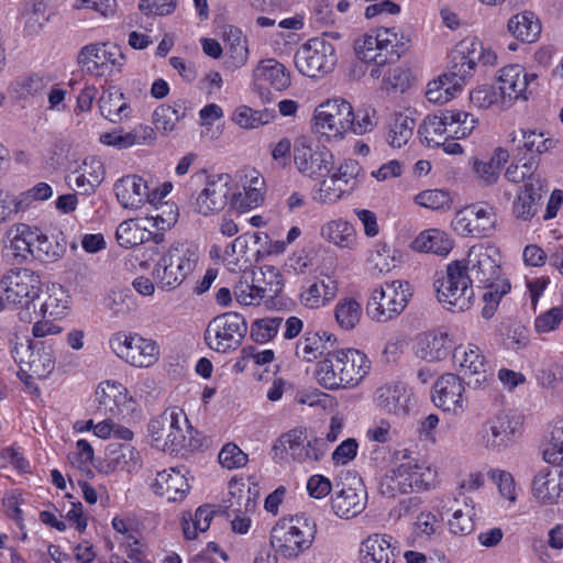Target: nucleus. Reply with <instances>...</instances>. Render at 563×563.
Listing matches in <instances>:
<instances>
[{
	"label": "nucleus",
	"mask_w": 563,
	"mask_h": 563,
	"mask_svg": "<svg viewBox=\"0 0 563 563\" xmlns=\"http://www.w3.org/2000/svg\"><path fill=\"white\" fill-rule=\"evenodd\" d=\"M496 53L485 47L476 37H466L457 43L451 54L448 71L427 86L426 97L430 102L443 103L452 97L451 90L460 89L471 78L477 64L495 65Z\"/></svg>",
	"instance_id": "nucleus-1"
},
{
	"label": "nucleus",
	"mask_w": 563,
	"mask_h": 563,
	"mask_svg": "<svg viewBox=\"0 0 563 563\" xmlns=\"http://www.w3.org/2000/svg\"><path fill=\"white\" fill-rule=\"evenodd\" d=\"M464 269L473 286L488 289L483 295V300L489 303H498L500 298L510 290V284L503 278L501 254L494 245H474L470 249Z\"/></svg>",
	"instance_id": "nucleus-2"
},
{
	"label": "nucleus",
	"mask_w": 563,
	"mask_h": 563,
	"mask_svg": "<svg viewBox=\"0 0 563 563\" xmlns=\"http://www.w3.org/2000/svg\"><path fill=\"white\" fill-rule=\"evenodd\" d=\"M371 362L358 350L347 349L328 353L317 365L318 383L330 390L353 388L368 374Z\"/></svg>",
	"instance_id": "nucleus-3"
},
{
	"label": "nucleus",
	"mask_w": 563,
	"mask_h": 563,
	"mask_svg": "<svg viewBox=\"0 0 563 563\" xmlns=\"http://www.w3.org/2000/svg\"><path fill=\"white\" fill-rule=\"evenodd\" d=\"M148 432L152 444L165 452L179 453L199 446L198 441L191 437L192 428L185 412L178 407L168 408L152 419L148 423Z\"/></svg>",
	"instance_id": "nucleus-4"
},
{
	"label": "nucleus",
	"mask_w": 563,
	"mask_h": 563,
	"mask_svg": "<svg viewBox=\"0 0 563 563\" xmlns=\"http://www.w3.org/2000/svg\"><path fill=\"white\" fill-rule=\"evenodd\" d=\"M0 291L4 294L10 308L20 309L18 316L22 322H32L37 316L36 300L40 299V277L27 268L9 271L0 279Z\"/></svg>",
	"instance_id": "nucleus-5"
},
{
	"label": "nucleus",
	"mask_w": 563,
	"mask_h": 563,
	"mask_svg": "<svg viewBox=\"0 0 563 563\" xmlns=\"http://www.w3.org/2000/svg\"><path fill=\"white\" fill-rule=\"evenodd\" d=\"M316 533V523L305 515L288 516L273 526L269 542L279 555L295 559L311 547Z\"/></svg>",
	"instance_id": "nucleus-6"
},
{
	"label": "nucleus",
	"mask_w": 563,
	"mask_h": 563,
	"mask_svg": "<svg viewBox=\"0 0 563 563\" xmlns=\"http://www.w3.org/2000/svg\"><path fill=\"white\" fill-rule=\"evenodd\" d=\"M409 40L398 35L395 27H380L366 33L355 42V53L365 63L378 66L398 60L408 49Z\"/></svg>",
	"instance_id": "nucleus-7"
},
{
	"label": "nucleus",
	"mask_w": 563,
	"mask_h": 563,
	"mask_svg": "<svg viewBox=\"0 0 563 563\" xmlns=\"http://www.w3.org/2000/svg\"><path fill=\"white\" fill-rule=\"evenodd\" d=\"M409 40L398 35L395 27H380L366 33L355 42V53L365 63L378 66L398 60L408 49Z\"/></svg>",
	"instance_id": "nucleus-8"
},
{
	"label": "nucleus",
	"mask_w": 563,
	"mask_h": 563,
	"mask_svg": "<svg viewBox=\"0 0 563 563\" xmlns=\"http://www.w3.org/2000/svg\"><path fill=\"white\" fill-rule=\"evenodd\" d=\"M197 262L196 249L187 243H175L156 263L153 277L159 288L164 290L175 289L192 273Z\"/></svg>",
	"instance_id": "nucleus-9"
},
{
	"label": "nucleus",
	"mask_w": 563,
	"mask_h": 563,
	"mask_svg": "<svg viewBox=\"0 0 563 563\" xmlns=\"http://www.w3.org/2000/svg\"><path fill=\"white\" fill-rule=\"evenodd\" d=\"M434 287L438 299L445 309L463 312L471 308L475 294L463 261L450 263L445 275L434 282Z\"/></svg>",
	"instance_id": "nucleus-10"
},
{
	"label": "nucleus",
	"mask_w": 563,
	"mask_h": 563,
	"mask_svg": "<svg viewBox=\"0 0 563 563\" xmlns=\"http://www.w3.org/2000/svg\"><path fill=\"white\" fill-rule=\"evenodd\" d=\"M411 297L407 282L393 280L375 288L366 303V313L375 322L386 323L399 317Z\"/></svg>",
	"instance_id": "nucleus-11"
},
{
	"label": "nucleus",
	"mask_w": 563,
	"mask_h": 563,
	"mask_svg": "<svg viewBox=\"0 0 563 563\" xmlns=\"http://www.w3.org/2000/svg\"><path fill=\"white\" fill-rule=\"evenodd\" d=\"M109 344L119 358L134 367L147 368L159 360L158 343L139 333L117 332L110 338Z\"/></svg>",
	"instance_id": "nucleus-12"
},
{
	"label": "nucleus",
	"mask_w": 563,
	"mask_h": 563,
	"mask_svg": "<svg viewBox=\"0 0 563 563\" xmlns=\"http://www.w3.org/2000/svg\"><path fill=\"white\" fill-rule=\"evenodd\" d=\"M247 332V324L242 314L225 312L214 317L207 325L205 341L218 352L228 353L236 350Z\"/></svg>",
	"instance_id": "nucleus-13"
},
{
	"label": "nucleus",
	"mask_w": 563,
	"mask_h": 563,
	"mask_svg": "<svg viewBox=\"0 0 563 563\" xmlns=\"http://www.w3.org/2000/svg\"><path fill=\"white\" fill-rule=\"evenodd\" d=\"M18 336L11 340V354L20 366L19 378L23 379L25 367L31 372L27 378H46L55 368L53 346L46 342L32 343L30 340L25 342H18Z\"/></svg>",
	"instance_id": "nucleus-14"
},
{
	"label": "nucleus",
	"mask_w": 563,
	"mask_h": 563,
	"mask_svg": "<svg viewBox=\"0 0 563 563\" xmlns=\"http://www.w3.org/2000/svg\"><path fill=\"white\" fill-rule=\"evenodd\" d=\"M352 104L343 98L323 101L313 112L317 132L336 141L343 140L351 129Z\"/></svg>",
	"instance_id": "nucleus-15"
},
{
	"label": "nucleus",
	"mask_w": 563,
	"mask_h": 563,
	"mask_svg": "<svg viewBox=\"0 0 563 563\" xmlns=\"http://www.w3.org/2000/svg\"><path fill=\"white\" fill-rule=\"evenodd\" d=\"M294 62L302 75L310 78L323 77L336 64L335 49L324 38L313 37L298 48Z\"/></svg>",
	"instance_id": "nucleus-16"
},
{
	"label": "nucleus",
	"mask_w": 563,
	"mask_h": 563,
	"mask_svg": "<svg viewBox=\"0 0 563 563\" xmlns=\"http://www.w3.org/2000/svg\"><path fill=\"white\" fill-rule=\"evenodd\" d=\"M496 223L494 207L488 203H473L455 213L452 228L461 236L482 239L494 233Z\"/></svg>",
	"instance_id": "nucleus-17"
},
{
	"label": "nucleus",
	"mask_w": 563,
	"mask_h": 563,
	"mask_svg": "<svg viewBox=\"0 0 563 563\" xmlns=\"http://www.w3.org/2000/svg\"><path fill=\"white\" fill-rule=\"evenodd\" d=\"M537 80L536 74H528L520 65L503 67L497 77L500 109L510 108L517 100H528L533 87L537 86Z\"/></svg>",
	"instance_id": "nucleus-18"
},
{
	"label": "nucleus",
	"mask_w": 563,
	"mask_h": 563,
	"mask_svg": "<svg viewBox=\"0 0 563 563\" xmlns=\"http://www.w3.org/2000/svg\"><path fill=\"white\" fill-rule=\"evenodd\" d=\"M434 509L441 520L451 515L448 525L455 536H467L475 527V508L472 498L466 495H441L437 498Z\"/></svg>",
	"instance_id": "nucleus-19"
},
{
	"label": "nucleus",
	"mask_w": 563,
	"mask_h": 563,
	"mask_svg": "<svg viewBox=\"0 0 563 563\" xmlns=\"http://www.w3.org/2000/svg\"><path fill=\"white\" fill-rule=\"evenodd\" d=\"M124 55L115 45L90 44L81 48L78 63L84 70L95 76H106L120 71Z\"/></svg>",
	"instance_id": "nucleus-20"
},
{
	"label": "nucleus",
	"mask_w": 563,
	"mask_h": 563,
	"mask_svg": "<svg viewBox=\"0 0 563 563\" xmlns=\"http://www.w3.org/2000/svg\"><path fill=\"white\" fill-rule=\"evenodd\" d=\"M454 363L459 366L462 379L468 386L479 387L488 378L489 363L482 350L475 344H460L453 352Z\"/></svg>",
	"instance_id": "nucleus-21"
},
{
	"label": "nucleus",
	"mask_w": 563,
	"mask_h": 563,
	"mask_svg": "<svg viewBox=\"0 0 563 563\" xmlns=\"http://www.w3.org/2000/svg\"><path fill=\"white\" fill-rule=\"evenodd\" d=\"M462 378L453 373L440 376L433 386L432 401L444 411L461 415L467 408Z\"/></svg>",
	"instance_id": "nucleus-22"
},
{
	"label": "nucleus",
	"mask_w": 563,
	"mask_h": 563,
	"mask_svg": "<svg viewBox=\"0 0 563 563\" xmlns=\"http://www.w3.org/2000/svg\"><path fill=\"white\" fill-rule=\"evenodd\" d=\"M294 159L298 170L310 178L329 175L334 164V156L327 147L316 146L313 148L306 144L295 146Z\"/></svg>",
	"instance_id": "nucleus-23"
},
{
	"label": "nucleus",
	"mask_w": 563,
	"mask_h": 563,
	"mask_svg": "<svg viewBox=\"0 0 563 563\" xmlns=\"http://www.w3.org/2000/svg\"><path fill=\"white\" fill-rule=\"evenodd\" d=\"M231 183L229 174L210 176L195 200L194 210L206 217L220 212L227 206Z\"/></svg>",
	"instance_id": "nucleus-24"
},
{
	"label": "nucleus",
	"mask_w": 563,
	"mask_h": 563,
	"mask_svg": "<svg viewBox=\"0 0 563 563\" xmlns=\"http://www.w3.org/2000/svg\"><path fill=\"white\" fill-rule=\"evenodd\" d=\"M519 430V422L505 412L496 415L483 424L479 442L487 449L500 450L512 443Z\"/></svg>",
	"instance_id": "nucleus-25"
},
{
	"label": "nucleus",
	"mask_w": 563,
	"mask_h": 563,
	"mask_svg": "<svg viewBox=\"0 0 563 563\" xmlns=\"http://www.w3.org/2000/svg\"><path fill=\"white\" fill-rule=\"evenodd\" d=\"M104 178V166L95 156L86 157L82 163L67 177L69 188L81 195H91Z\"/></svg>",
	"instance_id": "nucleus-26"
},
{
	"label": "nucleus",
	"mask_w": 563,
	"mask_h": 563,
	"mask_svg": "<svg viewBox=\"0 0 563 563\" xmlns=\"http://www.w3.org/2000/svg\"><path fill=\"white\" fill-rule=\"evenodd\" d=\"M113 189L123 208L137 209L146 201L156 202V194L150 192L147 183L136 175L122 177L114 184Z\"/></svg>",
	"instance_id": "nucleus-27"
},
{
	"label": "nucleus",
	"mask_w": 563,
	"mask_h": 563,
	"mask_svg": "<svg viewBox=\"0 0 563 563\" xmlns=\"http://www.w3.org/2000/svg\"><path fill=\"white\" fill-rule=\"evenodd\" d=\"M98 411L110 418L119 417L128 410L131 398L126 388L119 382L106 380L99 384L96 390Z\"/></svg>",
	"instance_id": "nucleus-28"
},
{
	"label": "nucleus",
	"mask_w": 563,
	"mask_h": 563,
	"mask_svg": "<svg viewBox=\"0 0 563 563\" xmlns=\"http://www.w3.org/2000/svg\"><path fill=\"white\" fill-rule=\"evenodd\" d=\"M362 563H396L400 551L387 534H373L362 542Z\"/></svg>",
	"instance_id": "nucleus-29"
},
{
	"label": "nucleus",
	"mask_w": 563,
	"mask_h": 563,
	"mask_svg": "<svg viewBox=\"0 0 563 563\" xmlns=\"http://www.w3.org/2000/svg\"><path fill=\"white\" fill-rule=\"evenodd\" d=\"M410 393L405 384L395 383L379 387L375 393V401L379 408L388 413L406 416Z\"/></svg>",
	"instance_id": "nucleus-30"
},
{
	"label": "nucleus",
	"mask_w": 563,
	"mask_h": 563,
	"mask_svg": "<svg viewBox=\"0 0 563 563\" xmlns=\"http://www.w3.org/2000/svg\"><path fill=\"white\" fill-rule=\"evenodd\" d=\"M338 292V284L331 277L317 278L309 282L300 294L301 303L310 309H316L331 301Z\"/></svg>",
	"instance_id": "nucleus-31"
},
{
	"label": "nucleus",
	"mask_w": 563,
	"mask_h": 563,
	"mask_svg": "<svg viewBox=\"0 0 563 563\" xmlns=\"http://www.w3.org/2000/svg\"><path fill=\"white\" fill-rule=\"evenodd\" d=\"M446 334L438 331L421 333L417 336L415 354L427 362H437L448 355Z\"/></svg>",
	"instance_id": "nucleus-32"
},
{
	"label": "nucleus",
	"mask_w": 563,
	"mask_h": 563,
	"mask_svg": "<svg viewBox=\"0 0 563 563\" xmlns=\"http://www.w3.org/2000/svg\"><path fill=\"white\" fill-rule=\"evenodd\" d=\"M186 114L187 107L184 100H177L172 106L161 104L153 112V129L167 136L177 130L178 123Z\"/></svg>",
	"instance_id": "nucleus-33"
},
{
	"label": "nucleus",
	"mask_w": 563,
	"mask_h": 563,
	"mask_svg": "<svg viewBox=\"0 0 563 563\" xmlns=\"http://www.w3.org/2000/svg\"><path fill=\"white\" fill-rule=\"evenodd\" d=\"M514 143L519 142L517 145L519 161H525L526 155L534 156L538 159V155L548 152L554 146V141L550 137H544L543 133H537L533 130H519L518 134L514 132Z\"/></svg>",
	"instance_id": "nucleus-34"
},
{
	"label": "nucleus",
	"mask_w": 563,
	"mask_h": 563,
	"mask_svg": "<svg viewBox=\"0 0 563 563\" xmlns=\"http://www.w3.org/2000/svg\"><path fill=\"white\" fill-rule=\"evenodd\" d=\"M38 229L25 223L12 225L5 233V241L15 257L26 258L32 256L33 245L38 238Z\"/></svg>",
	"instance_id": "nucleus-35"
},
{
	"label": "nucleus",
	"mask_w": 563,
	"mask_h": 563,
	"mask_svg": "<svg viewBox=\"0 0 563 563\" xmlns=\"http://www.w3.org/2000/svg\"><path fill=\"white\" fill-rule=\"evenodd\" d=\"M323 240L341 249H352L356 242L355 230L343 219L328 221L320 229Z\"/></svg>",
	"instance_id": "nucleus-36"
},
{
	"label": "nucleus",
	"mask_w": 563,
	"mask_h": 563,
	"mask_svg": "<svg viewBox=\"0 0 563 563\" xmlns=\"http://www.w3.org/2000/svg\"><path fill=\"white\" fill-rule=\"evenodd\" d=\"M151 231L146 221L128 219L119 224L115 231V239L120 246L131 249L150 241Z\"/></svg>",
	"instance_id": "nucleus-37"
},
{
	"label": "nucleus",
	"mask_w": 563,
	"mask_h": 563,
	"mask_svg": "<svg viewBox=\"0 0 563 563\" xmlns=\"http://www.w3.org/2000/svg\"><path fill=\"white\" fill-rule=\"evenodd\" d=\"M508 31L519 41L525 43L536 42L541 33L539 19L532 12H521L508 21Z\"/></svg>",
	"instance_id": "nucleus-38"
},
{
	"label": "nucleus",
	"mask_w": 563,
	"mask_h": 563,
	"mask_svg": "<svg viewBox=\"0 0 563 563\" xmlns=\"http://www.w3.org/2000/svg\"><path fill=\"white\" fill-rule=\"evenodd\" d=\"M413 249L445 256L453 249V240L441 230L431 229L421 232L413 241Z\"/></svg>",
	"instance_id": "nucleus-39"
},
{
	"label": "nucleus",
	"mask_w": 563,
	"mask_h": 563,
	"mask_svg": "<svg viewBox=\"0 0 563 563\" xmlns=\"http://www.w3.org/2000/svg\"><path fill=\"white\" fill-rule=\"evenodd\" d=\"M448 135L453 140L464 139L474 131L477 119L460 109H446L442 111Z\"/></svg>",
	"instance_id": "nucleus-40"
},
{
	"label": "nucleus",
	"mask_w": 563,
	"mask_h": 563,
	"mask_svg": "<svg viewBox=\"0 0 563 563\" xmlns=\"http://www.w3.org/2000/svg\"><path fill=\"white\" fill-rule=\"evenodd\" d=\"M150 487L155 493H188L191 489L186 475L175 468L157 472Z\"/></svg>",
	"instance_id": "nucleus-41"
},
{
	"label": "nucleus",
	"mask_w": 563,
	"mask_h": 563,
	"mask_svg": "<svg viewBox=\"0 0 563 563\" xmlns=\"http://www.w3.org/2000/svg\"><path fill=\"white\" fill-rule=\"evenodd\" d=\"M255 76L258 80L267 82L278 91L288 88L290 85V76L286 67L275 59L261 62L255 70Z\"/></svg>",
	"instance_id": "nucleus-42"
},
{
	"label": "nucleus",
	"mask_w": 563,
	"mask_h": 563,
	"mask_svg": "<svg viewBox=\"0 0 563 563\" xmlns=\"http://www.w3.org/2000/svg\"><path fill=\"white\" fill-rule=\"evenodd\" d=\"M99 110L103 118L113 123L121 122L131 113V108L120 91L104 92L99 99Z\"/></svg>",
	"instance_id": "nucleus-43"
},
{
	"label": "nucleus",
	"mask_w": 563,
	"mask_h": 563,
	"mask_svg": "<svg viewBox=\"0 0 563 563\" xmlns=\"http://www.w3.org/2000/svg\"><path fill=\"white\" fill-rule=\"evenodd\" d=\"M327 332L306 331L303 336L296 343L295 354L305 362H313L324 352V340H330Z\"/></svg>",
	"instance_id": "nucleus-44"
},
{
	"label": "nucleus",
	"mask_w": 563,
	"mask_h": 563,
	"mask_svg": "<svg viewBox=\"0 0 563 563\" xmlns=\"http://www.w3.org/2000/svg\"><path fill=\"white\" fill-rule=\"evenodd\" d=\"M538 186L533 183H526L522 190L517 195L514 201L512 212L517 219L527 221L533 218L538 211Z\"/></svg>",
	"instance_id": "nucleus-45"
},
{
	"label": "nucleus",
	"mask_w": 563,
	"mask_h": 563,
	"mask_svg": "<svg viewBox=\"0 0 563 563\" xmlns=\"http://www.w3.org/2000/svg\"><path fill=\"white\" fill-rule=\"evenodd\" d=\"M338 183L351 194L364 179L365 174L360 163L352 158L342 161L331 173Z\"/></svg>",
	"instance_id": "nucleus-46"
},
{
	"label": "nucleus",
	"mask_w": 563,
	"mask_h": 563,
	"mask_svg": "<svg viewBox=\"0 0 563 563\" xmlns=\"http://www.w3.org/2000/svg\"><path fill=\"white\" fill-rule=\"evenodd\" d=\"M415 126L416 122L411 117L402 113L395 114L388 125L387 143L394 148H400L411 139Z\"/></svg>",
	"instance_id": "nucleus-47"
},
{
	"label": "nucleus",
	"mask_w": 563,
	"mask_h": 563,
	"mask_svg": "<svg viewBox=\"0 0 563 563\" xmlns=\"http://www.w3.org/2000/svg\"><path fill=\"white\" fill-rule=\"evenodd\" d=\"M47 87L44 76L32 74L15 79L10 84V91L19 100H27L42 96Z\"/></svg>",
	"instance_id": "nucleus-48"
},
{
	"label": "nucleus",
	"mask_w": 563,
	"mask_h": 563,
	"mask_svg": "<svg viewBox=\"0 0 563 563\" xmlns=\"http://www.w3.org/2000/svg\"><path fill=\"white\" fill-rule=\"evenodd\" d=\"M423 143L430 147L440 146L446 140V126L442 111L439 114L428 115L418 129Z\"/></svg>",
	"instance_id": "nucleus-49"
},
{
	"label": "nucleus",
	"mask_w": 563,
	"mask_h": 563,
	"mask_svg": "<svg viewBox=\"0 0 563 563\" xmlns=\"http://www.w3.org/2000/svg\"><path fill=\"white\" fill-rule=\"evenodd\" d=\"M362 307L360 302L351 297L341 298L335 305V321L343 330H353L361 321Z\"/></svg>",
	"instance_id": "nucleus-50"
},
{
	"label": "nucleus",
	"mask_w": 563,
	"mask_h": 563,
	"mask_svg": "<svg viewBox=\"0 0 563 563\" xmlns=\"http://www.w3.org/2000/svg\"><path fill=\"white\" fill-rule=\"evenodd\" d=\"M274 119V114L265 110H254L247 106L238 107L232 115V121L242 129L252 130L268 124Z\"/></svg>",
	"instance_id": "nucleus-51"
},
{
	"label": "nucleus",
	"mask_w": 563,
	"mask_h": 563,
	"mask_svg": "<svg viewBox=\"0 0 563 563\" xmlns=\"http://www.w3.org/2000/svg\"><path fill=\"white\" fill-rule=\"evenodd\" d=\"M367 495H334L331 506L336 516L350 519L360 515L366 507Z\"/></svg>",
	"instance_id": "nucleus-52"
},
{
	"label": "nucleus",
	"mask_w": 563,
	"mask_h": 563,
	"mask_svg": "<svg viewBox=\"0 0 563 563\" xmlns=\"http://www.w3.org/2000/svg\"><path fill=\"white\" fill-rule=\"evenodd\" d=\"M539 164V159L534 156H529L525 162L519 164H511L506 170V178L511 183H533L538 189L542 188V181L539 175L534 174Z\"/></svg>",
	"instance_id": "nucleus-53"
},
{
	"label": "nucleus",
	"mask_w": 563,
	"mask_h": 563,
	"mask_svg": "<svg viewBox=\"0 0 563 563\" xmlns=\"http://www.w3.org/2000/svg\"><path fill=\"white\" fill-rule=\"evenodd\" d=\"M68 307V296L63 286L53 284L47 288V299L40 305L37 316L45 318L58 317L64 313Z\"/></svg>",
	"instance_id": "nucleus-54"
},
{
	"label": "nucleus",
	"mask_w": 563,
	"mask_h": 563,
	"mask_svg": "<svg viewBox=\"0 0 563 563\" xmlns=\"http://www.w3.org/2000/svg\"><path fill=\"white\" fill-rule=\"evenodd\" d=\"M346 189L330 174V177L322 179L312 194V199L318 203H334L346 195Z\"/></svg>",
	"instance_id": "nucleus-55"
},
{
	"label": "nucleus",
	"mask_w": 563,
	"mask_h": 563,
	"mask_svg": "<svg viewBox=\"0 0 563 563\" xmlns=\"http://www.w3.org/2000/svg\"><path fill=\"white\" fill-rule=\"evenodd\" d=\"M37 235L38 238H36L33 245L32 256L42 262H53L58 260L63 253L62 246L58 243L51 241L48 236L43 234L40 230Z\"/></svg>",
	"instance_id": "nucleus-56"
},
{
	"label": "nucleus",
	"mask_w": 563,
	"mask_h": 563,
	"mask_svg": "<svg viewBox=\"0 0 563 563\" xmlns=\"http://www.w3.org/2000/svg\"><path fill=\"white\" fill-rule=\"evenodd\" d=\"M376 124V110L372 107L360 108L356 111L353 110L350 132L356 135H363L373 131Z\"/></svg>",
	"instance_id": "nucleus-57"
},
{
	"label": "nucleus",
	"mask_w": 563,
	"mask_h": 563,
	"mask_svg": "<svg viewBox=\"0 0 563 563\" xmlns=\"http://www.w3.org/2000/svg\"><path fill=\"white\" fill-rule=\"evenodd\" d=\"M415 201L431 210L450 209L452 202L449 192L441 189L421 191L416 196Z\"/></svg>",
	"instance_id": "nucleus-58"
},
{
	"label": "nucleus",
	"mask_w": 563,
	"mask_h": 563,
	"mask_svg": "<svg viewBox=\"0 0 563 563\" xmlns=\"http://www.w3.org/2000/svg\"><path fill=\"white\" fill-rule=\"evenodd\" d=\"M282 323V318H265L256 320L252 327L251 335L256 342L265 343L277 334Z\"/></svg>",
	"instance_id": "nucleus-59"
},
{
	"label": "nucleus",
	"mask_w": 563,
	"mask_h": 563,
	"mask_svg": "<svg viewBox=\"0 0 563 563\" xmlns=\"http://www.w3.org/2000/svg\"><path fill=\"white\" fill-rule=\"evenodd\" d=\"M123 148L134 145L152 144L156 140V132L150 125L139 124L126 133H122Z\"/></svg>",
	"instance_id": "nucleus-60"
},
{
	"label": "nucleus",
	"mask_w": 563,
	"mask_h": 563,
	"mask_svg": "<svg viewBox=\"0 0 563 563\" xmlns=\"http://www.w3.org/2000/svg\"><path fill=\"white\" fill-rule=\"evenodd\" d=\"M219 463L228 470L239 468L247 463V454H245L236 444H225L219 455Z\"/></svg>",
	"instance_id": "nucleus-61"
},
{
	"label": "nucleus",
	"mask_w": 563,
	"mask_h": 563,
	"mask_svg": "<svg viewBox=\"0 0 563 563\" xmlns=\"http://www.w3.org/2000/svg\"><path fill=\"white\" fill-rule=\"evenodd\" d=\"M533 493H563L562 475L558 479L549 468L539 472L532 481Z\"/></svg>",
	"instance_id": "nucleus-62"
},
{
	"label": "nucleus",
	"mask_w": 563,
	"mask_h": 563,
	"mask_svg": "<svg viewBox=\"0 0 563 563\" xmlns=\"http://www.w3.org/2000/svg\"><path fill=\"white\" fill-rule=\"evenodd\" d=\"M236 300L244 306L258 305L266 296V289L260 286L251 285L247 282L240 283L234 288Z\"/></svg>",
	"instance_id": "nucleus-63"
},
{
	"label": "nucleus",
	"mask_w": 563,
	"mask_h": 563,
	"mask_svg": "<svg viewBox=\"0 0 563 563\" xmlns=\"http://www.w3.org/2000/svg\"><path fill=\"white\" fill-rule=\"evenodd\" d=\"M543 459L549 464H563V435L559 429H552L548 446L543 451Z\"/></svg>",
	"instance_id": "nucleus-64"
}]
</instances>
